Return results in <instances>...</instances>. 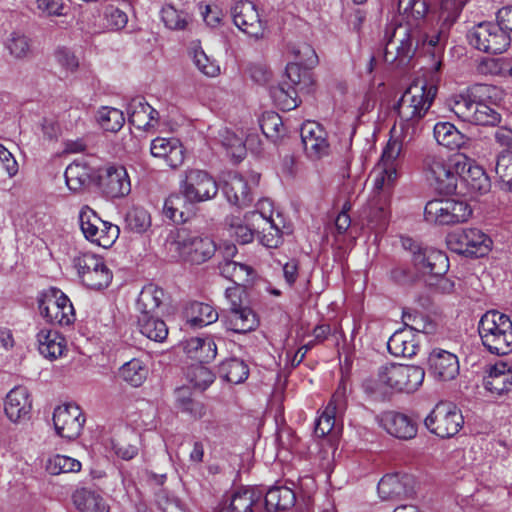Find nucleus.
<instances>
[{"instance_id":"1","label":"nucleus","mask_w":512,"mask_h":512,"mask_svg":"<svg viewBox=\"0 0 512 512\" xmlns=\"http://www.w3.org/2000/svg\"><path fill=\"white\" fill-rule=\"evenodd\" d=\"M425 371L420 366L390 363L379 368L376 378L363 384L367 393L385 396L390 392H415L423 383Z\"/></svg>"},{"instance_id":"2","label":"nucleus","mask_w":512,"mask_h":512,"mask_svg":"<svg viewBox=\"0 0 512 512\" xmlns=\"http://www.w3.org/2000/svg\"><path fill=\"white\" fill-rule=\"evenodd\" d=\"M384 59L393 63H408L415 55L420 44L428 45V36L422 35L418 28L408 24L391 25L385 31Z\"/></svg>"},{"instance_id":"3","label":"nucleus","mask_w":512,"mask_h":512,"mask_svg":"<svg viewBox=\"0 0 512 512\" xmlns=\"http://www.w3.org/2000/svg\"><path fill=\"white\" fill-rule=\"evenodd\" d=\"M478 332L483 346L492 354L507 355L512 351V321L498 311H488L480 319Z\"/></svg>"},{"instance_id":"4","label":"nucleus","mask_w":512,"mask_h":512,"mask_svg":"<svg viewBox=\"0 0 512 512\" xmlns=\"http://www.w3.org/2000/svg\"><path fill=\"white\" fill-rule=\"evenodd\" d=\"M437 94V87L425 81H414L403 93L396 109L402 121L418 122L430 109Z\"/></svg>"},{"instance_id":"5","label":"nucleus","mask_w":512,"mask_h":512,"mask_svg":"<svg viewBox=\"0 0 512 512\" xmlns=\"http://www.w3.org/2000/svg\"><path fill=\"white\" fill-rule=\"evenodd\" d=\"M468 43L476 50L487 54H501L511 43V35L504 31L502 23L484 21L467 32Z\"/></svg>"},{"instance_id":"6","label":"nucleus","mask_w":512,"mask_h":512,"mask_svg":"<svg viewBox=\"0 0 512 512\" xmlns=\"http://www.w3.org/2000/svg\"><path fill=\"white\" fill-rule=\"evenodd\" d=\"M492 244L491 238L478 228L455 229L446 236V245L450 251L469 258L488 255Z\"/></svg>"},{"instance_id":"7","label":"nucleus","mask_w":512,"mask_h":512,"mask_svg":"<svg viewBox=\"0 0 512 512\" xmlns=\"http://www.w3.org/2000/svg\"><path fill=\"white\" fill-rule=\"evenodd\" d=\"M454 169L457 173L459 194H485L491 188V182L484 169L464 154L453 155Z\"/></svg>"},{"instance_id":"8","label":"nucleus","mask_w":512,"mask_h":512,"mask_svg":"<svg viewBox=\"0 0 512 512\" xmlns=\"http://www.w3.org/2000/svg\"><path fill=\"white\" fill-rule=\"evenodd\" d=\"M173 245L184 261L197 265L209 260L216 252V245L210 237L185 228L177 231Z\"/></svg>"},{"instance_id":"9","label":"nucleus","mask_w":512,"mask_h":512,"mask_svg":"<svg viewBox=\"0 0 512 512\" xmlns=\"http://www.w3.org/2000/svg\"><path fill=\"white\" fill-rule=\"evenodd\" d=\"M73 265L82 283L90 289L107 288L112 281V271L104 259L93 253H82L73 259Z\"/></svg>"},{"instance_id":"10","label":"nucleus","mask_w":512,"mask_h":512,"mask_svg":"<svg viewBox=\"0 0 512 512\" xmlns=\"http://www.w3.org/2000/svg\"><path fill=\"white\" fill-rule=\"evenodd\" d=\"M79 221L85 238L98 246L109 248L119 237V227L102 220L89 206L81 208Z\"/></svg>"},{"instance_id":"11","label":"nucleus","mask_w":512,"mask_h":512,"mask_svg":"<svg viewBox=\"0 0 512 512\" xmlns=\"http://www.w3.org/2000/svg\"><path fill=\"white\" fill-rule=\"evenodd\" d=\"M453 156L448 160L436 154H428L424 159V170L430 185L440 194L457 192V173Z\"/></svg>"},{"instance_id":"12","label":"nucleus","mask_w":512,"mask_h":512,"mask_svg":"<svg viewBox=\"0 0 512 512\" xmlns=\"http://www.w3.org/2000/svg\"><path fill=\"white\" fill-rule=\"evenodd\" d=\"M463 424L461 411L451 403L437 404L424 419V425L429 432L442 439L455 436Z\"/></svg>"},{"instance_id":"13","label":"nucleus","mask_w":512,"mask_h":512,"mask_svg":"<svg viewBox=\"0 0 512 512\" xmlns=\"http://www.w3.org/2000/svg\"><path fill=\"white\" fill-rule=\"evenodd\" d=\"M472 214V209L464 201L451 198L433 199L427 202L424 216L428 222L440 225H453L465 222Z\"/></svg>"},{"instance_id":"14","label":"nucleus","mask_w":512,"mask_h":512,"mask_svg":"<svg viewBox=\"0 0 512 512\" xmlns=\"http://www.w3.org/2000/svg\"><path fill=\"white\" fill-rule=\"evenodd\" d=\"M180 192L188 203L196 204L215 198L218 193V185L208 172L189 169L180 182Z\"/></svg>"},{"instance_id":"15","label":"nucleus","mask_w":512,"mask_h":512,"mask_svg":"<svg viewBox=\"0 0 512 512\" xmlns=\"http://www.w3.org/2000/svg\"><path fill=\"white\" fill-rule=\"evenodd\" d=\"M40 314L51 324L67 326L75 321V312L70 299L59 289L51 288L39 299Z\"/></svg>"},{"instance_id":"16","label":"nucleus","mask_w":512,"mask_h":512,"mask_svg":"<svg viewBox=\"0 0 512 512\" xmlns=\"http://www.w3.org/2000/svg\"><path fill=\"white\" fill-rule=\"evenodd\" d=\"M86 419L76 404H66L55 408L53 424L57 435L68 440L78 438Z\"/></svg>"},{"instance_id":"17","label":"nucleus","mask_w":512,"mask_h":512,"mask_svg":"<svg viewBox=\"0 0 512 512\" xmlns=\"http://www.w3.org/2000/svg\"><path fill=\"white\" fill-rule=\"evenodd\" d=\"M234 24L247 35L261 39L265 33V22L260 18L255 4L248 0L236 1L231 7Z\"/></svg>"},{"instance_id":"18","label":"nucleus","mask_w":512,"mask_h":512,"mask_svg":"<svg viewBox=\"0 0 512 512\" xmlns=\"http://www.w3.org/2000/svg\"><path fill=\"white\" fill-rule=\"evenodd\" d=\"M327 131L314 121H308L301 127V140L306 155L313 160H319L330 154V144Z\"/></svg>"},{"instance_id":"19","label":"nucleus","mask_w":512,"mask_h":512,"mask_svg":"<svg viewBox=\"0 0 512 512\" xmlns=\"http://www.w3.org/2000/svg\"><path fill=\"white\" fill-rule=\"evenodd\" d=\"M377 490L382 500H401L415 493V479L409 474H387L379 481Z\"/></svg>"},{"instance_id":"20","label":"nucleus","mask_w":512,"mask_h":512,"mask_svg":"<svg viewBox=\"0 0 512 512\" xmlns=\"http://www.w3.org/2000/svg\"><path fill=\"white\" fill-rule=\"evenodd\" d=\"M224 327L231 332L245 334L255 330L259 325L257 314L248 306L233 300V308H229L222 317Z\"/></svg>"},{"instance_id":"21","label":"nucleus","mask_w":512,"mask_h":512,"mask_svg":"<svg viewBox=\"0 0 512 512\" xmlns=\"http://www.w3.org/2000/svg\"><path fill=\"white\" fill-rule=\"evenodd\" d=\"M99 187L110 198L124 197L131 191L128 173L123 166H109L99 175Z\"/></svg>"},{"instance_id":"22","label":"nucleus","mask_w":512,"mask_h":512,"mask_svg":"<svg viewBox=\"0 0 512 512\" xmlns=\"http://www.w3.org/2000/svg\"><path fill=\"white\" fill-rule=\"evenodd\" d=\"M151 155L163 159L170 168L180 167L185 160V148L175 137H156L150 144Z\"/></svg>"},{"instance_id":"23","label":"nucleus","mask_w":512,"mask_h":512,"mask_svg":"<svg viewBox=\"0 0 512 512\" xmlns=\"http://www.w3.org/2000/svg\"><path fill=\"white\" fill-rule=\"evenodd\" d=\"M412 261L415 268L422 275L442 276L449 269L447 255L434 248L423 247L422 250H418L417 255L412 258Z\"/></svg>"},{"instance_id":"24","label":"nucleus","mask_w":512,"mask_h":512,"mask_svg":"<svg viewBox=\"0 0 512 512\" xmlns=\"http://www.w3.org/2000/svg\"><path fill=\"white\" fill-rule=\"evenodd\" d=\"M4 410L6 416L14 423H21L29 420L32 410V400L26 387H14L7 394Z\"/></svg>"},{"instance_id":"25","label":"nucleus","mask_w":512,"mask_h":512,"mask_svg":"<svg viewBox=\"0 0 512 512\" xmlns=\"http://www.w3.org/2000/svg\"><path fill=\"white\" fill-rule=\"evenodd\" d=\"M381 426L391 436L404 441L415 438L418 432V424L412 417L395 411L381 416Z\"/></svg>"},{"instance_id":"26","label":"nucleus","mask_w":512,"mask_h":512,"mask_svg":"<svg viewBox=\"0 0 512 512\" xmlns=\"http://www.w3.org/2000/svg\"><path fill=\"white\" fill-rule=\"evenodd\" d=\"M428 361L431 374L439 380H452L459 373L457 356L446 350H433Z\"/></svg>"},{"instance_id":"27","label":"nucleus","mask_w":512,"mask_h":512,"mask_svg":"<svg viewBox=\"0 0 512 512\" xmlns=\"http://www.w3.org/2000/svg\"><path fill=\"white\" fill-rule=\"evenodd\" d=\"M465 0H443L441 4V12L439 15L440 26L435 35L428 36V46L436 47L442 40L446 39L450 28L459 17Z\"/></svg>"},{"instance_id":"28","label":"nucleus","mask_w":512,"mask_h":512,"mask_svg":"<svg viewBox=\"0 0 512 512\" xmlns=\"http://www.w3.org/2000/svg\"><path fill=\"white\" fill-rule=\"evenodd\" d=\"M129 122L140 130H147L153 127V121L157 122L159 113L151 107L143 97L131 99L127 106Z\"/></svg>"},{"instance_id":"29","label":"nucleus","mask_w":512,"mask_h":512,"mask_svg":"<svg viewBox=\"0 0 512 512\" xmlns=\"http://www.w3.org/2000/svg\"><path fill=\"white\" fill-rule=\"evenodd\" d=\"M227 200L236 206L246 207L252 202L247 181L238 173H230L223 186Z\"/></svg>"},{"instance_id":"30","label":"nucleus","mask_w":512,"mask_h":512,"mask_svg":"<svg viewBox=\"0 0 512 512\" xmlns=\"http://www.w3.org/2000/svg\"><path fill=\"white\" fill-rule=\"evenodd\" d=\"M37 341L40 354L50 360L62 356L66 349L65 338L53 329H41L37 334Z\"/></svg>"},{"instance_id":"31","label":"nucleus","mask_w":512,"mask_h":512,"mask_svg":"<svg viewBox=\"0 0 512 512\" xmlns=\"http://www.w3.org/2000/svg\"><path fill=\"white\" fill-rule=\"evenodd\" d=\"M387 348L396 357H412L417 354L419 344L412 330L396 331L388 340Z\"/></svg>"},{"instance_id":"32","label":"nucleus","mask_w":512,"mask_h":512,"mask_svg":"<svg viewBox=\"0 0 512 512\" xmlns=\"http://www.w3.org/2000/svg\"><path fill=\"white\" fill-rule=\"evenodd\" d=\"M483 385L492 395L500 396L512 390V372L506 370L505 364L496 365L484 378Z\"/></svg>"},{"instance_id":"33","label":"nucleus","mask_w":512,"mask_h":512,"mask_svg":"<svg viewBox=\"0 0 512 512\" xmlns=\"http://www.w3.org/2000/svg\"><path fill=\"white\" fill-rule=\"evenodd\" d=\"M73 503L80 512H109V506L97 492L81 488L72 495Z\"/></svg>"},{"instance_id":"34","label":"nucleus","mask_w":512,"mask_h":512,"mask_svg":"<svg viewBox=\"0 0 512 512\" xmlns=\"http://www.w3.org/2000/svg\"><path fill=\"white\" fill-rule=\"evenodd\" d=\"M165 297V292L155 284L145 285L137 299V309L140 315L157 314Z\"/></svg>"},{"instance_id":"35","label":"nucleus","mask_w":512,"mask_h":512,"mask_svg":"<svg viewBox=\"0 0 512 512\" xmlns=\"http://www.w3.org/2000/svg\"><path fill=\"white\" fill-rule=\"evenodd\" d=\"M175 406L181 412L193 419H201L206 414V406L203 402L192 397V392L187 387L175 390Z\"/></svg>"},{"instance_id":"36","label":"nucleus","mask_w":512,"mask_h":512,"mask_svg":"<svg viewBox=\"0 0 512 512\" xmlns=\"http://www.w3.org/2000/svg\"><path fill=\"white\" fill-rule=\"evenodd\" d=\"M138 327L142 335L155 342H163L168 335L166 323L157 314L139 315Z\"/></svg>"},{"instance_id":"37","label":"nucleus","mask_w":512,"mask_h":512,"mask_svg":"<svg viewBox=\"0 0 512 512\" xmlns=\"http://www.w3.org/2000/svg\"><path fill=\"white\" fill-rule=\"evenodd\" d=\"M218 267L220 274L237 286H246L251 282L253 269L246 264L234 260H226L221 261Z\"/></svg>"},{"instance_id":"38","label":"nucleus","mask_w":512,"mask_h":512,"mask_svg":"<svg viewBox=\"0 0 512 512\" xmlns=\"http://www.w3.org/2000/svg\"><path fill=\"white\" fill-rule=\"evenodd\" d=\"M296 496L288 487H273L265 495V507L269 512L287 510L294 506Z\"/></svg>"},{"instance_id":"39","label":"nucleus","mask_w":512,"mask_h":512,"mask_svg":"<svg viewBox=\"0 0 512 512\" xmlns=\"http://www.w3.org/2000/svg\"><path fill=\"white\" fill-rule=\"evenodd\" d=\"M188 322L193 327H203L216 322L218 312L210 305L201 302H192L186 309Z\"/></svg>"},{"instance_id":"40","label":"nucleus","mask_w":512,"mask_h":512,"mask_svg":"<svg viewBox=\"0 0 512 512\" xmlns=\"http://www.w3.org/2000/svg\"><path fill=\"white\" fill-rule=\"evenodd\" d=\"M433 133L437 143L448 149L454 150L464 144V135L449 122H438Z\"/></svg>"},{"instance_id":"41","label":"nucleus","mask_w":512,"mask_h":512,"mask_svg":"<svg viewBox=\"0 0 512 512\" xmlns=\"http://www.w3.org/2000/svg\"><path fill=\"white\" fill-rule=\"evenodd\" d=\"M148 376V368L140 359H132L119 369V377L133 387L141 386Z\"/></svg>"},{"instance_id":"42","label":"nucleus","mask_w":512,"mask_h":512,"mask_svg":"<svg viewBox=\"0 0 512 512\" xmlns=\"http://www.w3.org/2000/svg\"><path fill=\"white\" fill-rule=\"evenodd\" d=\"M219 375L227 382L240 384L248 378L249 368L243 360L230 358L220 364Z\"/></svg>"},{"instance_id":"43","label":"nucleus","mask_w":512,"mask_h":512,"mask_svg":"<svg viewBox=\"0 0 512 512\" xmlns=\"http://www.w3.org/2000/svg\"><path fill=\"white\" fill-rule=\"evenodd\" d=\"M65 180L71 191L78 192L91 183L90 170L85 165L72 163L65 170Z\"/></svg>"},{"instance_id":"44","label":"nucleus","mask_w":512,"mask_h":512,"mask_svg":"<svg viewBox=\"0 0 512 512\" xmlns=\"http://www.w3.org/2000/svg\"><path fill=\"white\" fill-rule=\"evenodd\" d=\"M467 91L476 104L497 105L503 99L502 89L491 84H475Z\"/></svg>"},{"instance_id":"45","label":"nucleus","mask_w":512,"mask_h":512,"mask_svg":"<svg viewBox=\"0 0 512 512\" xmlns=\"http://www.w3.org/2000/svg\"><path fill=\"white\" fill-rule=\"evenodd\" d=\"M298 92V89L286 83L271 88V96L274 102L280 109L286 111L293 110L300 104Z\"/></svg>"},{"instance_id":"46","label":"nucleus","mask_w":512,"mask_h":512,"mask_svg":"<svg viewBox=\"0 0 512 512\" xmlns=\"http://www.w3.org/2000/svg\"><path fill=\"white\" fill-rule=\"evenodd\" d=\"M450 110L463 121L472 122L476 103L472 99L470 93L467 91L465 94H459L451 97L448 100Z\"/></svg>"},{"instance_id":"47","label":"nucleus","mask_w":512,"mask_h":512,"mask_svg":"<svg viewBox=\"0 0 512 512\" xmlns=\"http://www.w3.org/2000/svg\"><path fill=\"white\" fill-rule=\"evenodd\" d=\"M402 142L398 139L391 138L382 152L380 159V167H385V173L389 178L397 177L396 161L402 152Z\"/></svg>"},{"instance_id":"48","label":"nucleus","mask_w":512,"mask_h":512,"mask_svg":"<svg viewBox=\"0 0 512 512\" xmlns=\"http://www.w3.org/2000/svg\"><path fill=\"white\" fill-rule=\"evenodd\" d=\"M96 120L101 128L108 132L119 131L125 123L123 112L113 107H101L97 112Z\"/></svg>"},{"instance_id":"49","label":"nucleus","mask_w":512,"mask_h":512,"mask_svg":"<svg viewBox=\"0 0 512 512\" xmlns=\"http://www.w3.org/2000/svg\"><path fill=\"white\" fill-rule=\"evenodd\" d=\"M255 501L252 489H239L232 494L229 505L222 507L220 512H252Z\"/></svg>"},{"instance_id":"50","label":"nucleus","mask_w":512,"mask_h":512,"mask_svg":"<svg viewBox=\"0 0 512 512\" xmlns=\"http://www.w3.org/2000/svg\"><path fill=\"white\" fill-rule=\"evenodd\" d=\"M260 128L263 134L273 141L278 140L286 133L281 117L275 112L263 114L260 120Z\"/></svg>"},{"instance_id":"51","label":"nucleus","mask_w":512,"mask_h":512,"mask_svg":"<svg viewBox=\"0 0 512 512\" xmlns=\"http://www.w3.org/2000/svg\"><path fill=\"white\" fill-rule=\"evenodd\" d=\"M126 228L135 233H144L151 226V216L141 207H133L125 217Z\"/></svg>"},{"instance_id":"52","label":"nucleus","mask_w":512,"mask_h":512,"mask_svg":"<svg viewBox=\"0 0 512 512\" xmlns=\"http://www.w3.org/2000/svg\"><path fill=\"white\" fill-rule=\"evenodd\" d=\"M46 470L51 475L79 472L81 470V463L78 460L65 455H55L48 460Z\"/></svg>"},{"instance_id":"53","label":"nucleus","mask_w":512,"mask_h":512,"mask_svg":"<svg viewBox=\"0 0 512 512\" xmlns=\"http://www.w3.org/2000/svg\"><path fill=\"white\" fill-rule=\"evenodd\" d=\"M221 144L227 149L228 153L238 160L245 155V145L242 138L238 137L234 132L227 128H223L218 132Z\"/></svg>"},{"instance_id":"54","label":"nucleus","mask_w":512,"mask_h":512,"mask_svg":"<svg viewBox=\"0 0 512 512\" xmlns=\"http://www.w3.org/2000/svg\"><path fill=\"white\" fill-rule=\"evenodd\" d=\"M161 18L165 26L172 30L185 29L190 19L186 12L179 11L172 5H166L162 8Z\"/></svg>"},{"instance_id":"55","label":"nucleus","mask_w":512,"mask_h":512,"mask_svg":"<svg viewBox=\"0 0 512 512\" xmlns=\"http://www.w3.org/2000/svg\"><path fill=\"white\" fill-rule=\"evenodd\" d=\"M402 319L406 326L405 329L412 330V333L421 332L429 334L432 333L435 328L432 321L428 320L424 315L418 312L404 311Z\"/></svg>"},{"instance_id":"56","label":"nucleus","mask_w":512,"mask_h":512,"mask_svg":"<svg viewBox=\"0 0 512 512\" xmlns=\"http://www.w3.org/2000/svg\"><path fill=\"white\" fill-rule=\"evenodd\" d=\"M494 106L495 105L489 104H476L471 123L483 126H495L499 124L501 115Z\"/></svg>"},{"instance_id":"57","label":"nucleus","mask_w":512,"mask_h":512,"mask_svg":"<svg viewBox=\"0 0 512 512\" xmlns=\"http://www.w3.org/2000/svg\"><path fill=\"white\" fill-rule=\"evenodd\" d=\"M255 218L261 219L264 224L283 222L279 213L276 214V218L274 217L273 204L269 199L260 200L257 203V210L247 213L244 220L254 222Z\"/></svg>"},{"instance_id":"58","label":"nucleus","mask_w":512,"mask_h":512,"mask_svg":"<svg viewBox=\"0 0 512 512\" xmlns=\"http://www.w3.org/2000/svg\"><path fill=\"white\" fill-rule=\"evenodd\" d=\"M286 75L291 83L290 86L299 91H303L312 83L309 72L297 63L287 64Z\"/></svg>"},{"instance_id":"59","label":"nucleus","mask_w":512,"mask_h":512,"mask_svg":"<svg viewBox=\"0 0 512 512\" xmlns=\"http://www.w3.org/2000/svg\"><path fill=\"white\" fill-rule=\"evenodd\" d=\"M190 382L197 388L205 390L215 379L214 374L202 364L192 365L187 374Z\"/></svg>"},{"instance_id":"60","label":"nucleus","mask_w":512,"mask_h":512,"mask_svg":"<svg viewBox=\"0 0 512 512\" xmlns=\"http://www.w3.org/2000/svg\"><path fill=\"white\" fill-rule=\"evenodd\" d=\"M496 174L499 176L503 185L512 192V153H501L496 162Z\"/></svg>"},{"instance_id":"61","label":"nucleus","mask_w":512,"mask_h":512,"mask_svg":"<svg viewBox=\"0 0 512 512\" xmlns=\"http://www.w3.org/2000/svg\"><path fill=\"white\" fill-rule=\"evenodd\" d=\"M244 223L240 219H232L229 224L230 236L234 237L239 243L247 244L253 241L255 229L249 226L250 221Z\"/></svg>"},{"instance_id":"62","label":"nucleus","mask_w":512,"mask_h":512,"mask_svg":"<svg viewBox=\"0 0 512 512\" xmlns=\"http://www.w3.org/2000/svg\"><path fill=\"white\" fill-rule=\"evenodd\" d=\"M281 223L282 222H270L269 224H264L265 227H262L260 236L262 245L267 248H276L279 246L282 241Z\"/></svg>"},{"instance_id":"63","label":"nucleus","mask_w":512,"mask_h":512,"mask_svg":"<svg viewBox=\"0 0 512 512\" xmlns=\"http://www.w3.org/2000/svg\"><path fill=\"white\" fill-rule=\"evenodd\" d=\"M7 48L14 57L24 58L30 53V42L25 35L14 32L8 39Z\"/></svg>"},{"instance_id":"64","label":"nucleus","mask_w":512,"mask_h":512,"mask_svg":"<svg viewBox=\"0 0 512 512\" xmlns=\"http://www.w3.org/2000/svg\"><path fill=\"white\" fill-rule=\"evenodd\" d=\"M193 62L196 67L207 76L215 77L220 72L219 66L211 60L202 49L194 50Z\"/></svg>"}]
</instances>
